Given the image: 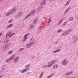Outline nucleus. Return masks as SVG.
<instances>
[{
    "instance_id": "obj_4",
    "label": "nucleus",
    "mask_w": 78,
    "mask_h": 78,
    "mask_svg": "<svg viewBox=\"0 0 78 78\" xmlns=\"http://www.w3.org/2000/svg\"><path fill=\"white\" fill-rule=\"evenodd\" d=\"M67 60L66 59L62 61V65H66L68 63Z\"/></svg>"
},
{
    "instance_id": "obj_30",
    "label": "nucleus",
    "mask_w": 78,
    "mask_h": 78,
    "mask_svg": "<svg viewBox=\"0 0 78 78\" xmlns=\"http://www.w3.org/2000/svg\"><path fill=\"white\" fill-rule=\"evenodd\" d=\"M14 35V34H12L11 35H10L9 36V37H11V36H13V35Z\"/></svg>"
},
{
    "instance_id": "obj_27",
    "label": "nucleus",
    "mask_w": 78,
    "mask_h": 78,
    "mask_svg": "<svg viewBox=\"0 0 78 78\" xmlns=\"http://www.w3.org/2000/svg\"><path fill=\"white\" fill-rule=\"evenodd\" d=\"M9 35H10L12 33V32L11 31H10L8 33Z\"/></svg>"
},
{
    "instance_id": "obj_41",
    "label": "nucleus",
    "mask_w": 78,
    "mask_h": 78,
    "mask_svg": "<svg viewBox=\"0 0 78 78\" xmlns=\"http://www.w3.org/2000/svg\"><path fill=\"white\" fill-rule=\"evenodd\" d=\"M50 0V1H51V0ZM53 0V1H55V0Z\"/></svg>"
},
{
    "instance_id": "obj_28",
    "label": "nucleus",
    "mask_w": 78,
    "mask_h": 78,
    "mask_svg": "<svg viewBox=\"0 0 78 78\" xmlns=\"http://www.w3.org/2000/svg\"><path fill=\"white\" fill-rule=\"evenodd\" d=\"M23 48H21L20 49V51H23Z\"/></svg>"
},
{
    "instance_id": "obj_31",
    "label": "nucleus",
    "mask_w": 78,
    "mask_h": 78,
    "mask_svg": "<svg viewBox=\"0 0 78 78\" xmlns=\"http://www.w3.org/2000/svg\"><path fill=\"white\" fill-rule=\"evenodd\" d=\"M33 27V25H31L30 26V28H32Z\"/></svg>"
},
{
    "instance_id": "obj_29",
    "label": "nucleus",
    "mask_w": 78,
    "mask_h": 78,
    "mask_svg": "<svg viewBox=\"0 0 78 78\" xmlns=\"http://www.w3.org/2000/svg\"><path fill=\"white\" fill-rule=\"evenodd\" d=\"M9 35V34L8 33H7L6 34V37H8Z\"/></svg>"
},
{
    "instance_id": "obj_39",
    "label": "nucleus",
    "mask_w": 78,
    "mask_h": 78,
    "mask_svg": "<svg viewBox=\"0 0 78 78\" xmlns=\"http://www.w3.org/2000/svg\"><path fill=\"white\" fill-rule=\"evenodd\" d=\"M42 7H40L39 8L40 9H41V8H42Z\"/></svg>"
},
{
    "instance_id": "obj_37",
    "label": "nucleus",
    "mask_w": 78,
    "mask_h": 78,
    "mask_svg": "<svg viewBox=\"0 0 78 78\" xmlns=\"http://www.w3.org/2000/svg\"><path fill=\"white\" fill-rule=\"evenodd\" d=\"M64 24H64V25H66V23L64 22Z\"/></svg>"
},
{
    "instance_id": "obj_16",
    "label": "nucleus",
    "mask_w": 78,
    "mask_h": 78,
    "mask_svg": "<svg viewBox=\"0 0 78 78\" xmlns=\"http://www.w3.org/2000/svg\"><path fill=\"white\" fill-rule=\"evenodd\" d=\"M71 29H69V30H68V31H67L66 34H68V33H70V32H71Z\"/></svg>"
},
{
    "instance_id": "obj_44",
    "label": "nucleus",
    "mask_w": 78,
    "mask_h": 78,
    "mask_svg": "<svg viewBox=\"0 0 78 78\" xmlns=\"http://www.w3.org/2000/svg\"><path fill=\"white\" fill-rule=\"evenodd\" d=\"M20 14H22V12H20Z\"/></svg>"
},
{
    "instance_id": "obj_1",
    "label": "nucleus",
    "mask_w": 78,
    "mask_h": 78,
    "mask_svg": "<svg viewBox=\"0 0 78 78\" xmlns=\"http://www.w3.org/2000/svg\"><path fill=\"white\" fill-rule=\"evenodd\" d=\"M56 62V60H53L49 62V65H44L43 66L44 68L46 67H51L53 66V64H55Z\"/></svg>"
},
{
    "instance_id": "obj_21",
    "label": "nucleus",
    "mask_w": 78,
    "mask_h": 78,
    "mask_svg": "<svg viewBox=\"0 0 78 78\" xmlns=\"http://www.w3.org/2000/svg\"><path fill=\"white\" fill-rule=\"evenodd\" d=\"M51 22V18L49 19L47 23H49L50 22Z\"/></svg>"
},
{
    "instance_id": "obj_20",
    "label": "nucleus",
    "mask_w": 78,
    "mask_h": 78,
    "mask_svg": "<svg viewBox=\"0 0 78 78\" xmlns=\"http://www.w3.org/2000/svg\"><path fill=\"white\" fill-rule=\"evenodd\" d=\"M43 76V72L41 73L40 75V76L39 78H41L42 76Z\"/></svg>"
},
{
    "instance_id": "obj_22",
    "label": "nucleus",
    "mask_w": 78,
    "mask_h": 78,
    "mask_svg": "<svg viewBox=\"0 0 78 78\" xmlns=\"http://www.w3.org/2000/svg\"><path fill=\"white\" fill-rule=\"evenodd\" d=\"M25 67H26V68H29L30 67V64H28L27 65H26Z\"/></svg>"
},
{
    "instance_id": "obj_45",
    "label": "nucleus",
    "mask_w": 78,
    "mask_h": 78,
    "mask_svg": "<svg viewBox=\"0 0 78 78\" xmlns=\"http://www.w3.org/2000/svg\"><path fill=\"white\" fill-rule=\"evenodd\" d=\"M70 0H69V1H70Z\"/></svg>"
},
{
    "instance_id": "obj_23",
    "label": "nucleus",
    "mask_w": 78,
    "mask_h": 78,
    "mask_svg": "<svg viewBox=\"0 0 78 78\" xmlns=\"http://www.w3.org/2000/svg\"><path fill=\"white\" fill-rule=\"evenodd\" d=\"M73 17H71L69 18V20L70 21H72V20H73Z\"/></svg>"
},
{
    "instance_id": "obj_8",
    "label": "nucleus",
    "mask_w": 78,
    "mask_h": 78,
    "mask_svg": "<svg viewBox=\"0 0 78 78\" xmlns=\"http://www.w3.org/2000/svg\"><path fill=\"white\" fill-rule=\"evenodd\" d=\"M58 66L57 65V64H55V65L54 66L53 68V69H56L57 67H58Z\"/></svg>"
},
{
    "instance_id": "obj_11",
    "label": "nucleus",
    "mask_w": 78,
    "mask_h": 78,
    "mask_svg": "<svg viewBox=\"0 0 78 78\" xmlns=\"http://www.w3.org/2000/svg\"><path fill=\"white\" fill-rule=\"evenodd\" d=\"M70 9V7H68L67 9L66 10V11L64 13H66V12H67V11H69V9Z\"/></svg>"
},
{
    "instance_id": "obj_19",
    "label": "nucleus",
    "mask_w": 78,
    "mask_h": 78,
    "mask_svg": "<svg viewBox=\"0 0 78 78\" xmlns=\"http://www.w3.org/2000/svg\"><path fill=\"white\" fill-rule=\"evenodd\" d=\"M63 20H64V18H63L60 21V22L58 24V25H60V24L63 21Z\"/></svg>"
},
{
    "instance_id": "obj_35",
    "label": "nucleus",
    "mask_w": 78,
    "mask_h": 78,
    "mask_svg": "<svg viewBox=\"0 0 78 78\" xmlns=\"http://www.w3.org/2000/svg\"><path fill=\"white\" fill-rule=\"evenodd\" d=\"M2 34H3V33H2V32L0 34V36H2Z\"/></svg>"
},
{
    "instance_id": "obj_33",
    "label": "nucleus",
    "mask_w": 78,
    "mask_h": 78,
    "mask_svg": "<svg viewBox=\"0 0 78 78\" xmlns=\"http://www.w3.org/2000/svg\"><path fill=\"white\" fill-rule=\"evenodd\" d=\"M69 1H68L67 2V3L65 5H68L69 3Z\"/></svg>"
},
{
    "instance_id": "obj_26",
    "label": "nucleus",
    "mask_w": 78,
    "mask_h": 78,
    "mask_svg": "<svg viewBox=\"0 0 78 78\" xmlns=\"http://www.w3.org/2000/svg\"><path fill=\"white\" fill-rule=\"evenodd\" d=\"M30 15H31V13L29 14V15H27V16L26 17V18H25V19H27V17H29V16H30Z\"/></svg>"
},
{
    "instance_id": "obj_13",
    "label": "nucleus",
    "mask_w": 78,
    "mask_h": 78,
    "mask_svg": "<svg viewBox=\"0 0 78 78\" xmlns=\"http://www.w3.org/2000/svg\"><path fill=\"white\" fill-rule=\"evenodd\" d=\"M14 57H15V55H13L10 58L12 60L13 58H14Z\"/></svg>"
},
{
    "instance_id": "obj_2",
    "label": "nucleus",
    "mask_w": 78,
    "mask_h": 78,
    "mask_svg": "<svg viewBox=\"0 0 78 78\" xmlns=\"http://www.w3.org/2000/svg\"><path fill=\"white\" fill-rule=\"evenodd\" d=\"M17 11V9L13 8L11 10H9V12H10L9 13H7L6 14V16H9V15H11L12 14H14L15 12Z\"/></svg>"
},
{
    "instance_id": "obj_12",
    "label": "nucleus",
    "mask_w": 78,
    "mask_h": 78,
    "mask_svg": "<svg viewBox=\"0 0 78 78\" xmlns=\"http://www.w3.org/2000/svg\"><path fill=\"white\" fill-rule=\"evenodd\" d=\"M37 21H38V20L37 19V18H36L34 21V23H36V22H37Z\"/></svg>"
},
{
    "instance_id": "obj_38",
    "label": "nucleus",
    "mask_w": 78,
    "mask_h": 78,
    "mask_svg": "<svg viewBox=\"0 0 78 78\" xmlns=\"http://www.w3.org/2000/svg\"><path fill=\"white\" fill-rule=\"evenodd\" d=\"M9 40H8L7 41H6V42H9Z\"/></svg>"
},
{
    "instance_id": "obj_6",
    "label": "nucleus",
    "mask_w": 78,
    "mask_h": 78,
    "mask_svg": "<svg viewBox=\"0 0 78 78\" xmlns=\"http://www.w3.org/2000/svg\"><path fill=\"white\" fill-rule=\"evenodd\" d=\"M34 44V42H33L32 43H30V44H28L27 45V48H29V47H30L33 44Z\"/></svg>"
},
{
    "instance_id": "obj_42",
    "label": "nucleus",
    "mask_w": 78,
    "mask_h": 78,
    "mask_svg": "<svg viewBox=\"0 0 78 78\" xmlns=\"http://www.w3.org/2000/svg\"><path fill=\"white\" fill-rule=\"evenodd\" d=\"M63 35H64V34H63V35H62V36H63Z\"/></svg>"
},
{
    "instance_id": "obj_34",
    "label": "nucleus",
    "mask_w": 78,
    "mask_h": 78,
    "mask_svg": "<svg viewBox=\"0 0 78 78\" xmlns=\"http://www.w3.org/2000/svg\"><path fill=\"white\" fill-rule=\"evenodd\" d=\"M5 65H4L3 66V67H2V68H3V69H2L3 70V69H4V68H5Z\"/></svg>"
},
{
    "instance_id": "obj_3",
    "label": "nucleus",
    "mask_w": 78,
    "mask_h": 78,
    "mask_svg": "<svg viewBox=\"0 0 78 78\" xmlns=\"http://www.w3.org/2000/svg\"><path fill=\"white\" fill-rule=\"evenodd\" d=\"M28 35H29V34H26L25 35H24V39H23V42H24V41H25V40L28 39V37H27V36H28Z\"/></svg>"
},
{
    "instance_id": "obj_14",
    "label": "nucleus",
    "mask_w": 78,
    "mask_h": 78,
    "mask_svg": "<svg viewBox=\"0 0 78 78\" xmlns=\"http://www.w3.org/2000/svg\"><path fill=\"white\" fill-rule=\"evenodd\" d=\"M12 59L10 58L9 59H8L7 60V62H9L11 61Z\"/></svg>"
},
{
    "instance_id": "obj_9",
    "label": "nucleus",
    "mask_w": 78,
    "mask_h": 78,
    "mask_svg": "<svg viewBox=\"0 0 78 78\" xmlns=\"http://www.w3.org/2000/svg\"><path fill=\"white\" fill-rule=\"evenodd\" d=\"M9 46V45H7L6 46H4L2 47L3 49H5V48H6L7 47H8Z\"/></svg>"
},
{
    "instance_id": "obj_25",
    "label": "nucleus",
    "mask_w": 78,
    "mask_h": 78,
    "mask_svg": "<svg viewBox=\"0 0 78 78\" xmlns=\"http://www.w3.org/2000/svg\"><path fill=\"white\" fill-rule=\"evenodd\" d=\"M61 31H62V29H60L57 31V32L58 33H60V32H61Z\"/></svg>"
},
{
    "instance_id": "obj_15",
    "label": "nucleus",
    "mask_w": 78,
    "mask_h": 78,
    "mask_svg": "<svg viewBox=\"0 0 78 78\" xmlns=\"http://www.w3.org/2000/svg\"><path fill=\"white\" fill-rule=\"evenodd\" d=\"M18 59H19V57H16L14 59V61L16 62V61H17Z\"/></svg>"
},
{
    "instance_id": "obj_43",
    "label": "nucleus",
    "mask_w": 78,
    "mask_h": 78,
    "mask_svg": "<svg viewBox=\"0 0 78 78\" xmlns=\"http://www.w3.org/2000/svg\"><path fill=\"white\" fill-rule=\"evenodd\" d=\"M1 78V76L0 75V78Z\"/></svg>"
},
{
    "instance_id": "obj_32",
    "label": "nucleus",
    "mask_w": 78,
    "mask_h": 78,
    "mask_svg": "<svg viewBox=\"0 0 78 78\" xmlns=\"http://www.w3.org/2000/svg\"><path fill=\"white\" fill-rule=\"evenodd\" d=\"M12 21H13V20L12 19H11L8 22L11 23V22H12Z\"/></svg>"
},
{
    "instance_id": "obj_47",
    "label": "nucleus",
    "mask_w": 78,
    "mask_h": 78,
    "mask_svg": "<svg viewBox=\"0 0 78 78\" xmlns=\"http://www.w3.org/2000/svg\"><path fill=\"white\" fill-rule=\"evenodd\" d=\"M1 42L0 41V43H1Z\"/></svg>"
},
{
    "instance_id": "obj_46",
    "label": "nucleus",
    "mask_w": 78,
    "mask_h": 78,
    "mask_svg": "<svg viewBox=\"0 0 78 78\" xmlns=\"http://www.w3.org/2000/svg\"><path fill=\"white\" fill-rule=\"evenodd\" d=\"M0 72H1V71H0Z\"/></svg>"
},
{
    "instance_id": "obj_36",
    "label": "nucleus",
    "mask_w": 78,
    "mask_h": 78,
    "mask_svg": "<svg viewBox=\"0 0 78 78\" xmlns=\"http://www.w3.org/2000/svg\"><path fill=\"white\" fill-rule=\"evenodd\" d=\"M34 12H35V10H34L32 11V13H34Z\"/></svg>"
},
{
    "instance_id": "obj_40",
    "label": "nucleus",
    "mask_w": 78,
    "mask_h": 78,
    "mask_svg": "<svg viewBox=\"0 0 78 78\" xmlns=\"http://www.w3.org/2000/svg\"><path fill=\"white\" fill-rule=\"evenodd\" d=\"M33 38H32V39H31V40H33Z\"/></svg>"
},
{
    "instance_id": "obj_18",
    "label": "nucleus",
    "mask_w": 78,
    "mask_h": 78,
    "mask_svg": "<svg viewBox=\"0 0 78 78\" xmlns=\"http://www.w3.org/2000/svg\"><path fill=\"white\" fill-rule=\"evenodd\" d=\"M59 51H60V50L59 49H58L56 51H54L53 53H56V52H58Z\"/></svg>"
},
{
    "instance_id": "obj_7",
    "label": "nucleus",
    "mask_w": 78,
    "mask_h": 78,
    "mask_svg": "<svg viewBox=\"0 0 78 78\" xmlns=\"http://www.w3.org/2000/svg\"><path fill=\"white\" fill-rule=\"evenodd\" d=\"M29 69V68L24 69L22 71V73H24V72H25L27 71V70H28Z\"/></svg>"
},
{
    "instance_id": "obj_17",
    "label": "nucleus",
    "mask_w": 78,
    "mask_h": 78,
    "mask_svg": "<svg viewBox=\"0 0 78 78\" xmlns=\"http://www.w3.org/2000/svg\"><path fill=\"white\" fill-rule=\"evenodd\" d=\"M13 52V51H10L8 53V54L9 55H10V54H11V53H12Z\"/></svg>"
},
{
    "instance_id": "obj_24",
    "label": "nucleus",
    "mask_w": 78,
    "mask_h": 78,
    "mask_svg": "<svg viewBox=\"0 0 78 78\" xmlns=\"http://www.w3.org/2000/svg\"><path fill=\"white\" fill-rule=\"evenodd\" d=\"M72 73V72H71L68 73L66 74V75H70V74H71Z\"/></svg>"
},
{
    "instance_id": "obj_10",
    "label": "nucleus",
    "mask_w": 78,
    "mask_h": 78,
    "mask_svg": "<svg viewBox=\"0 0 78 78\" xmlns=\"http://www.w3.org/2000/svg\"><path fill=\"white\" fill-rule=\"evenodd\" d=\"M12 25H13V24H10L9 25H8V26H7V27L8 28H11V27H12Z\"/></svg>"
},
{
    "instance_id": "obj_5",
    "label": "nucleus",
    "mask_w": 78,
    "mask_h": 78,
    "mask_svg": "<svg viewBox=\"0 0 78 78\" xmlns=\"http://www.w3.org/2000/svg\"><path fill=\"white\" fill-rule=\"evenodd\" d=\"M46 0H43V1L41 3V5H45L46 3Z\"/></svg>"
}]
</instances>
